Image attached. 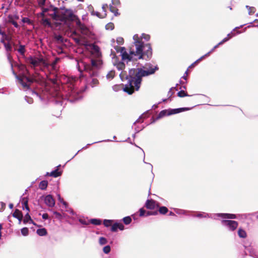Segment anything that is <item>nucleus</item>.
<instances>
[{
    "label": "nucleus",
    "mask_w": 258,
    "mask_h": 258,
    "mask_svg": "<svg viewBox=\"0 0 258 258\" xmlns=\"http://www.w3.org/2000/svg\"><path fill=\"white\" fill-rule=\"evenodd\" d=\"M158 214V211H146V216H150V215H156Z\"/></svg>",
    "instance_id": "obj_48"
},
{
    "label": "nucleus",
    "mask_w": 258,
    "mask_h": 258,
    "mask_svg": "<svg viewBox=\"0 0 258 258\" xmlns=\"http://www.w3.org/2000/svg\"><path fill=\"white\" fill-rule=\"evenodd\" d=\"M158 70L157 66H154L151 63L146 64L143 68L131 69L126 77L128 82L124 88V91L132 95L135 90L138 91L140 88L142 77L152 75Z\"/></svg>",
    "instance_id": "obj_1"
},
{
    "label": "nucleus",
    "mask_w": 258,
    "mask_h": 258,
    "mask_svg": "<svg viewBox=\"0 0 258 258\" xmlns=\"http://www.w3.org/2000/svg\"><path fill=\"white\" fill-rule=\"evenodd\" d=\"M110 250L111 248L109 245H106L104 246L103 249V252L106 254L108 253L110 251Z\"/></svg>",
    "instance_id": "obj_47"
},
{
    "label": "nucleus",
    "mask_w": 258,
    "mask_h": 258,
    "mask_svg": "<svg viewBox=\"0 0 258 258\" xmlns=\"http://www.w3.org/2000/svg\"><path fill=\"white\" fill-rule=\"evenodd\" d=\"M42 218L43 219H47L48 218V215L47 213H44L42 215Z\"/></svg>",
    "instance_id": "obj_64"
},
{
    "label": "nucleus",
    "mask_w": 258,
    "mask_h": 258,
    "mask_svg": "<svg viewBox=\"0 0 258 258\" xmlns=\"http://www.w3.org/2000/svg\"><path fill=\"white\" fill-rule=\"evenodd\" d=\"M114 49L117 52H120L121 53L125 49L124 47H120L118 46H114Z\"/></svg>",
    "instance_id": "obj_40"
},
{
    "label": "nucleus",
    "mask_w": 258,
    "mask_h": 258,
    "mask_svg": "<svg viewBox=\"0 0 258 258\" xmlns=\"http://www.w3.org/2000/svg\"><path fill=\"white\" fill-rule=\"evenodd\" d=\"M123 221L125 224L128 225L132 222V219L130 216L125 217L123 218Z\"/></svg>",
    "instance_id": "obj_38"
},
{
    "label": "nucleus",
    "mask_w": 258,
    "mask_h": 258,
    "mask_svg": "<svg viewBox=\"0 0 258 258\" xmlns=\"http://www.w3.org/2000/svg\"><path fill=\"white\" fill-rule=\"evenodd\" d=\"M18 79L23 87L27 89H29L30 85L36 81L35 77L34 75L27 76L22 74L18 77Z\"/></svg>",
    "instance_id": "obj_3"
},
{
    "label": "nucleus",
    "mask_w": 258,
    "mask_h": 258,
    "mask_svg": "<svg viewBox=\"0 0 258 258\" xmlns=\"http://www.w3.org/2000/svg\"><path fill=\"white\" fill-rule=\"evenodd\" d=\"M26 62L31 65V67L35 68L40 64H42L44 67H48L49 64L45 61L43 57L30 56L27 58Z\"/></svg>",
    "instance_id": "obj_5"
},
{
    "label": "nucleus",
    "mask_w": 258,
    "mask_h": 258,
    "mask_svg": "<svg viewBox=\"0 0 258 258\" xmlns=\"http://www.w3.org/2000/svg\"><path fill=\"white\" fill-rule=\"evenodd\" d=\"M62 174V171H59L58 169L57 168L55 170L52 171L50 173L47 172L45 176H50L54 177H57L60 176Z\"/></svg>",
    "instance_id": "obj_16"
},
{
    "label": "nucleus",
    "mask_w": 258,
    "mask_h": 258,
    "mask_svg": "<svg viewBox=\"0 0 258 258\" xmlns=\"http://www.w3.org/2000/svg\"><path fill=\"white\" fill-rule=\"evenodd\" d=\"M219 216L224 219H235L236 218V215L235 214H233L222 213V214H220Z\"/></svg>",
    "instance_id": "obj_19"
},
{
    "label": "nucleus",
    "mask_w": 258,
    "mask_h": 258,
    "mask_svg": "<svg viewBox=\"0 0 258 258\" xmlns=\"http://www.w3.org/2000/svg\"><path fill=\"white\" fill-rule=\"evenodd\" d=\"M77 80L76 77H69L67 78V83L68 85L69 88V90L70 91L69 94L70 96H74V93L76 92L74 88V83Z\"/></svg>",
    "instance_id": "obj_7"
},
{
    "label": "nucleus",
    "mask_w": 258,
    "mask_h": 258,
    "mask_svg": "<svg viewBox=\"0 0 258 258\" xmlns=\"http://www.w3.org/2000/svg\"><path fill=\"white\" fill-rule=\"evenodd\" d=\"M18 19L19 17L18 16L9 15L8 17L7 22L13 24L16 28H18L19 25L16 22V20Z\"/></svg>",
    "instance_id": "obj_12"
},
{
    "label": "nucleus",
    "mask_w": 258,
    "mask_h": 258,
    "mask_svg": "<svg viewBox=\"0 0 258 258\" xmlns=\"http://www.w3.org/2000/svg\"><path fill=\"white\" fill-rule=\"evenodd\" d=\"M126 85L127 84L125 85H124L122 84L120 85H116L113 87V89L115 91H117L121 89H123V90L124 91V88L126 87Z\"/></svg>",
    "instance_id": "obj_27"
},
{
    "label": "nucleus",
    "mask_w": 258,
    "mask_h": 258,
    "mask_svg": "<svg viewBox=\"0 0 258 258\" xmlns=\"http://www.w3.org/2000/svg\"><path fill=\"white\" fill-rule=\"evenodd\" d=\"M179 109L180 112H181L182 111L188 110H189V108H187V107H183V108H179Z\"/></svg>",
    "instance_id": "obj_63"
},
{
    "label": "nucleus",
    "mask_w": 258,
    "mask_h": 258,
    "mask_svg": "<svg viewBox=\"0 0 258 258\" xmlns=\"http://www.w3.org/2000/svg\"><path fill=\"white\" fill-rule=\"evenodd\" d=\"M117 229L122 230L124 229V226L122 223H116L112 225L111 230L112 232H116Z\"/></svg>",
    "instance_id": "obj_15"
},
{
    "label": "nucleus",
    "mask_w": 258,
    "mask_h": 258,
    "mask_svg": "<svg viewBox=\"0 0 258 258\" xmlns=\"http://www.w3.org/2000/svg\"><path fill=\"white\" fill-rule=\"evenodd\" d=\"M48 186L47 180L41 181L39 184V188L42 190H45Z\"/></svg>",
    "instance_id": "obj_22"
},
{
    "label": "nucleus",
    "mask_w": 258,
    "mask_h": 258,
    "mask_svg": "<svg viewBox=\"0 0 258 258\" xmlns=\"http://www.w3.org/2000/svg\"><path fill=\"white\" fill-rule=\"evenodd\" d=\"M13 216L18 219L20 221H21L23 218L22 213L18 209L15 210V212L13 214Z\"/></svg>",
    "instance_id": "obj_17"
},
{
    "label": "nucleus",
    "mask_w": 258,
    "mask_h": 258,
    "mask_svg": "<svg viewBox=\"0 0 258 258\" xmlns=\"http://www.w3.org/2000/svg\"><path fill=\"white\" fill-rule=\"evenodd\" d=\"M105 28L106 30H112L114 28V24L112 22H110L107 23L105 25Z\"/></svg>",
    "instance_id": "obj_35"
},
{
    "label": "nucleus",
    "mask_w": 258,
    "mask_h": 258,
    "mask_svg": "<svg viewBox=\"0 0 258 258\" xmlns=\"http://www.w3.org/2000/svg\"><path fill=\"white\" fill-rule=\"evenodd\" d=\"M140 38H142V39L144 38L147 41H149L150 39V36L148 34L143 33L142 34V36Z\"/></svg>",
    "instance_id": "obj_53"
},
{
    "label": "nucleus",
    "mask_w": 258,
    "mask_h": 258,
    "mask_svg": "<svg viewBox=\"0 0 258 258\" xmlns=\"http://www.w3.org/2000/svg\"><path fill=\"white\" fill-rule=\"evenodd\" d=\"M22 69H25V71L24 72V73L22 74H25V75H26L27 76H31L32 75H31V74L30 73V72L29 71V70H28L26 67L25 66H22Z\"/></svg>",
    "instance_id": "obj_50"
},
{
    "label": "nucleus",
    "mask_w": 258,
    "mask_h": 258,
    "mask_svg": "<svg viewBox=\"0 0 258 258\" xmlns=\"http://www.w3.org/2000/svg\"><path fill=\"white\" fill-rule=\"evenodd\" d=\"M177 96L179 97H183L185 96H188L189 95L184 91L181 90L178 92Z\"/></svg>",
    "instance_id": "obj_39"
},
{
    "label": "nucleus",
    "mask_w": 258,
    "mask_h": 258,
    "mask_svg": "<svg viewBox=\"0 0 258 258\" xmlns=\"http://www.w3.org/2000/svg\"><path fill=\"white\" fill-rule=\"evenodd\" d=\"M112 3L113 5H120V2L119 0H112Z\"/></svg>",
    "instance_id": "obj_57"
},
{
    "label": "nucleus",
    "mask_w": 258,
    "mask_h": 258,
    "mask_svg": "<svg viewBox=\"0 0 258 258\" xmlns=\"http://www.w3.org/2000/svg\"><path fill=\"white\" fill-rule=\"evenodd\" d=\"M0 204L1 205V211H3L5 209V208H6V204H5V203H4L3 202H1L0 203Z\"/></svg>",
    "instance_id": "obj_61"
},
{
    "label": "nucleus",
    "mask_w": 258,
    "mask_h": 258,
    "mask_svg": "<svg viewBox=\"0 0 258 258\" xmlns=\"http://www.w3.org/2000/svg\"><path fill=\"white\" fill-rule=\"evenodd\" d=\"M123 39L122 37H119L117 39L116 41L118 44H121L123 43Z\"/></svg>",
    "instance_id": "obj_58"
},
{
    "label": "nucleus",
    "mask_w": 258,
    "mask_h": 258,
    "mask_svg": "<svg viewBox=\"0 0 258 258\" xmlns=\"http://www.w3.org/2000/svg\"><path fill=\"white\" fill-rule=\"evenodd\" d=\"M116 68L120 71L122 70L125 68V64L122 62H119L116 65Z\"/></svg>",
    "instance_id": "obj_34"
},
{
    "label": "nucleus",
    "mask_w": 258,
    "mask_h": 258,
    "mask_svg": "<svg viewBox=\"0 0 258 258\" xmlns=\"http://www.w3.org/2000/svg\"><path fill=\"white\" fill-rule=\"evenodd\" d=\"M55 39L60 43H62L63 42V38L60 35H55L54 37Z\"/></svg>",
    "instance_id": "obj_42"
},
{
    "label": "nucleus",
    "mask_w": 258,
    "mask_h": 258,
    "mask_svg": "<svg viewBox=\"0 0 258 258\" xmlns=\"http://www.w3.org/2000/svg\"><path fill=\"white\" fill-rule=\"evenodd\" d=\"M53 214L55 215L56 217L58 219H61L62 217L61 214L56 211L53 212Z\"/></svg>",
    "instance_id": "obj_56"
},
{
    "label": "nucleus",
    "mask_w": 258,
    "mask_h": 258,
    "mask_svg": "<svg viewBox=\"0 0 258 258\" xmlns=\"http://www.w3.org/2000/svg\"><path fill=\"white\" fill-rule=\"evenodd\" d=\"M60 21L62 22L75 21L76 22L78 18L74 15L73 11L68 9H62L60 10Z\"/></svg>",
    "instance_id": "obj_4"
},
{
    "label": "nucleus",
    "mask_w": 258,
    "mask_h": 258,
    "mask_svg": "<svg viewBox=\"0 0 258 258\" xmlns=\"http://www.w3.org/2000/svg\"><path fill=\"white\" fill-rule=\"evenodd\" d=\"M42 24L44 26H51V22L48 19L43 18L42 19Z\"/></svg>",
    "instance_id": "obj_29"
},
{
    "label": "nucleus",
    "mask_w": 258,
    "mask_h": 258,
    "mask_svg": "<svg viewBox=\"0 0 258 258\" xmlns=\"http://www.w3.org/2000/svg\"><path fill=\"white\" fill-rule=\"evenodd\" d=\"M45 2H46V0H40L38 2L39 6L40 7L44 6V5L45 4Z\"/></svg>",
    "instance_id": "obj_59"
},
{
    "label": "nucleus",
    "mask_w": 258,
    "mask_h": 258,
    "mask_svg": "<svg viewBox=\"0 0 258 258\" xmlns=\"http://www.w3.org/2000/svg\"><path fill=\"white\" fill-rule=\"evenodd\" d=\"M238 236L243 238H245L247 236V234L246 232L242 229L239 228L238 231Z\"/></svg>",
    "instance_id": "obj_26"
},
{
    "label": "nucleus",
    "mask_w": 258,
    "mask_h": 258,
    "mask_svg": "<svg viewBox=\"0 0 258 258\" xmlns=\"http://www.w3.org/2000/svg\"><path fill=\"white\" fill-rule=\"evenodd\" d=\"M4 45L5 46V48L6 50H7V51H8V52L12 51V47L11 42H8V43L6 42V43H4Z\"/></svg>",
    "instance_id": "obj_28"
},
{
    "label": "nucleus",
    "mask_w": 258,
    "mask_h": 258,
    "mask_svg": "<svg viewBox=\"0 0 258 258\" xmlns=\"http://www.w3.org/2000/svg\"><path fill=\"white\" fill-rule=\"evenodd\" d=\"M21 233L24 236H27L29 234V230L28 228L27 227L23 228L21 229Z\"/></svg>",
    "instance_id": "obj_44"
},
{
    "label": "nucleus",
    "mask_w": 258,
    "mask_h": 258,
    "mask_svg": "<svg viewBox=\"0 0 258 258\" xmlns=\"http://www.w3.org/2000/svg\"><path fill=\"white\" fill-rule=\"evenodd\" d=\"M87 9L91 13V15H93L95 13L93 7L91 5H90L88 6Z\"/></svg>",
    "instance_id": "obj_51"
},
{
    "label": "nucleus",
    "mask_w": 258,
    "mask_h": 258,
    "mask_svg": "<svg viewBox=\"0 0 258 258\" xmlns=\"http://www.w3.org/2000/svg\"><path fill=\"white\" fill-rule=\"evenodd\" d=\"M112 221L111 220H104L103 221V224L105 227H109L111 226Z\"/></svg>",
    "instance_id": "obj_46"
},
{
    "label": "nucleus",
    "mask_w": 258,
    "mask_h": 258,
    "mask_svg": "<svg viewBox=\"0 0 258 258\" xmlns=\"http://www.w3.org/2000/svg\"><path fill=\"white\" fill-rule=\"evenodd\" d=\"M37 234L41 236H45L47 234V230L45 228L38 229L36 231Z\"/></svg>",
    "instance_id": "obj_24"
},
{
    "label": "nucleus",
    "mask_w": 258,
    "mask_h": 258,
    "mask_svg": "<svg viewBox=\"0 0 258 258\" xmlns=\"http://www.w3.org/2000/svg\"><path fill=\"white\" fill-rule=\"evenodd\" d=\"M107 241L104 237H101L99 238V243L101 245L105 244L107 243Z\"/></svg>",
    "instance_id": "obj_49"
},
{
    "label": "nucleus",
    "mask_w": 258,
    "mask_h": 258,
    "mask_svg": "<svg viewBox=\"0 0 258 258\" xmlns=\"http://www.w3.org/2000/svg\"><path fill=\"white\" fill-rule=\"evenodd\" d=\"M91 64H92V67H90L91 68H92V67H96L97 65V62L94 60H92Z\"/></svg>",
    "instance_id": "obj_62"
},
{
    "label": "nucleus",
    "mask_w": 258,
    "mask_h": 258,
    "mask_svg": "<svg viewBox=\"0 0 258 258\" xmlns=\"http://www.w3.org/2000/svg\"><path fill=\"white\" fill-rule=\"evenodd\" d=\"M93 16H97V17H98L99 18H103L105 17H106V16H107V14H105V16L104 17H102L99 12H95V13H94V15Z\"/></svg>",
    "instance_id": "obj_55"
},
{
    "label": "nucleus",
    "mask_w": 258,
    "mask_h": 258,
    "mask_svg": "<svg viewBox=\"0 0 258 258\" xmlns=\"http://www.w3.org/2000/svg\"><path fill=\"white\" fill-rule=\"evenodd\" d=\"M85 70L87 72H88L91 77L96 76L98 74L97 71L96 70H93V69L91 68L90 66H89L88 68L85 67Z\"/></svg>",
    "instance_id": "obj_18"
},
{
    "label": "nucleus",
    "mask_w": 258,
    "mask_h": 258,
    "mask_svg": "<svg viewBox=\"0 0 258 258\" xmlns=\"http://www.w3.org/2000/svg\"><path fill=\"white\" fill-rule=\"evenodd\" d=\"M29 221H30V223H32L34 225H35V223L31 219V217L29 214V212H28L27 213L25 216V217L23 219V222L24 223L26 224L29 222Z\"/></svg>",
    "instance_id": "obj_21"
},
{
    "label": "nucleus",
    "mask_w": 258,
    "mask_h": 258,
    "mask_svg": "<svg viewBox=\"0 0 258 258\" xmlns=\"http://www.w3.org/2000/svg\"><path fill=\"white\" fill-rule=\"evenodd\" d=\"M134 40L133 46L135 47V53L139 59H150L153 54V50L150 43L144 44L142 38L138 34L133 36Z\"/></svg>",
    "instance_id": "obj_2"
},
{
    "label": "nucleus",
    "mask_w": 258,
    "mask_h": 258,
    "mask_svg": "<svg viewBox=\"0 0 258 258\" xmlns=\"http://www.w3.org/2000/svg\"><path fill=\"white\" fill-rule=\"evenodd\" d=\"M99 84V81L96 78H93L90 83V85L92 87H94Z\"/></svg>",
    "instance_id": "obj_36"
},
{
    "label": "nucleus",
    "mask_w": 258,
    "mask_h": 258,
    "mask_svg": "<svg viewBox=\"0 0 258 258\" xmlns=\"http://www.w3.org/2000/svg\"><path fill=\"white\" fill-rule=\"evenodd\" d=\"M122 60L127 59L128 61H137L138 60L137 55L136 54L135 49L131 47L128 54L125 49L121 53Z\"/></svg>",
    "instance_id": "obj_6"
},
{
    "label": "nucleus",
    "mask_w": 258,
    "mask_h": 258,
    "mask_svg": "<svg viewBox=\"0 0 258 258\" xmlns=\"http://www.w3.org/2000/svg\"><path fill=\"white\" fill-rule=\"evenodd\" d=\"M77 27L80 29L81 32L84 35H87L89 33V29L84 24H82L78 18L75 22Z\"/></svg>",
    "instance_id": "obj_10"
},
{
    "label": "nucleus",
    "mask_w": 258,
    "mask_h": 258,
    "mask_svg": "<svg viewBox=\"0 0 258 258\" xmlns=\"http://www.w3.org/2000/svg\"><path fill=\"white\" fill-rule=\"evenodd\" d=\"M158 208V212L160 214L165 215L168 212V208L165 206L159 207Z\"/></svg>",
    "instance_id": "obj_25"
},
{
    "label": "nucleus",
    "mask_w": 258,
    "mask_h": 258,
    "mask_svg": "<svg viewBox=\"0 0 258 258\" xmlns=\"http://www.w3.org/2000/svg\"><path fill=\"white\" fill-rule=\"evenodd\" d=\"M2 37L5 38L6 41H8V42H11L12 41V36L10 35H7L6 33H5Z\"/></svg>",
    "instance_id": "obj_37"
},
{
    "label": "nucleus",
    "mask_w": 258,
    "mask_h": 258,
    "mask_svg": "<svg viewBox=\"0 0 258 258\" xmlns=\"http://www.w3.org/2000/svg\"><path fill=\"white\" fill-rule=\"evenodd\" d=\"M168 113H169V109H165L162 110L158 115L157 117V119H159L160 118H162L166 115H169Z\"/></svg>",
    "instance_id": "obj_23"
},
{
    "label": "nucleus",
    "mask_w": 258,
    "mask_h": 258,
    "mask_svg": "<svg viewBox=\"0 0 258 258\" xmlns=\"http://www.w3.org/2000/svg\"><path fill=\"white\" fill-rule=\"evenodd\" d=\"M115 76V72L114 71H110L106 75L107 79H112Z\"/></svg>",
    "instance_id": "obj_43"
},
{
    "label": "nucleus",
    "mask_w": 258,
    "mask_h": 258,
    "mask_svg": "<svg viewBox=\"0 0 258 258\" xmlns=\"http://www.w3.org/2000/svg\"><path fill=\"white\" fill-rule=\"evenodd\" d=\"M60 60V58L58 57H56L55 60L51 63V66L52 67L53 69H55V66L56 63Z\"/></svg>",
    "instance_id": "obj_45"
},
{
    "label": "nucleus",
    "mask_w": 258,
    "mask_h": 258,
    "mask_svg": "<svg viewBox=\"0 0 258 258\" xmlns=\"http://www.w3.org/2000/svg\"><path fill=\"white\" fill-rule=\"evenodd\" d=\"M246 8L248 10V14L249 15H253L255 13V9L254 7L246 6Z\"/></svg>",
    "instance_id": "obj_32"
},
{
    "label": "nucleus",
    "mask_w": 258,
    "mask_h": 258,
    "mask_svg": "<svg viewBox=\"0 0 258 258\" xmlns=\"http://www.w3.org/2000/svg\"><path fill=\"white\" fill-rule=\"evenodd\" d=\"M209 54H207V53L206 54H205V55L201 57L200 58H199L198 59H197L196 61H195L194 63H192L190 66H189L188 68L189 69H191V68H192L194 67H195V65L198 63L200 61H201V60L203 59V58L205 57V56H207V55H209Z\"/></svg>",
    "instance_id": "obj_30"
},
{
    "label": "nucleus",
    "mask_w": 258,
    "mask_h": 258,
    "mask_svg": "<svg viewBox=\"0 0 258 258\" xmlns=\"http://www.w3.org/2000/svg\"><path fill=\"white\" fill-rule=\"evenodd\" d=\"M145 207L150 210H154L159 207V203L153 199L147 200L146 202Z\"/></svg>",
    "instance_id": "obj_9"
},
{
    "label": "nucleus",
    "mask_w": 258,
    "mask_h": 258,
    "mask_svg": "<svg viewBox=\"0 0 258 258\" xmlns=\"http://www.w3.org/2000/svg\"><path fill=\"white\" fill-rule=\"evenodd\" d=\"M139 215L140 217L146 216V211L144 210L143 208L140 209L139 210Z\"/></svg>",
    "instance_id": "obj_52"
},
{
    "label": "nucleus",
    "mask_w": 258,
    "mask_h": 258,
    "mask_svg": "<svg viewBox=\"0 0 258 258\" xmlns=\"http://www.w3.org/2000/svg\"><path fill=\"white\" fill-rule=\"evenodd\" d=\"M90 222L95 225H99L101 224V221L99 219H92L90 220Z\"/></svg>",
    "instance_id": "obj_33"
},
{
    "label": "nucleus",
    "mask_w": 258,
    "mask_h": 258,
    "mask_svg": "<svg viewBox=\"0 0 258 258\" xmlns=\"http://www.w3.org/2000/svg\"><path fill=\"white\" fill-rule=\"evenodd\" d=\"M222 224L227 226L231 231L235 230L238 227V224L237 221L229 220H223Z\"/></svg>",
    "instance_id": "obj_8"
},
{
    "label": "nucleus",
    "mask_w": 258,
    "mask_h": 258,
    "mask_svg": "<svg viewBox=\"0 0 258 258\" xmlns=\"http://www.w3.org/2000/svg\"><path fill=\"white\" fill-rule=\"evenodd\" d=\"M180 112L179 108L169 109V113L168 115H172L174 114L178 113Z\"/></svg>",
    "instance_id": "obj_41"
},
{
    "label": "nucleus",
    "mask_w": 258,
    "mask_h": 258,
    "mask_svg": "<svg viewBox=\"0 0 258 258\" xmlns=\"http://www.w3.org/2000/svg\"><path fill=\"white\" fill-rule=\"evenodd\" d=\"M233 37V35L232 34V33H229L227 35V36L224 38L221 41H220L219 43H218L216 45H215L212 49V50L209 52L208 53H207V54H209L210 53H211L212 52L214 51V50L218 47V46L220 45H222L223 44L224 42L227 41L228 40H229L230 38H231L232 37Z\"/></svg>",
    "instance_id": "obj_13"
},
{
    "label": "nucleus",
    "mask_w": 258,
    "mask_h": 258,
    "mask_svg": "<svg viewBox=\"0 0 258 258\" xmlns=\"http://www.w3.org/2000/svg\"><path fill=\"white\" fill-rule=\"evenodd\" d=\"M23 205L24 206L25 208L26 209V210L28 212H29L30 211V209H29V206H28V201L27 200H25V201H23Z\"/></svg>",
    "instance_id": "obj_54"
},
{
    "label": "nucleus",
    "mask_w": 258,
    "mask_h": 258,
    "mask_svg": "<svg viewBox=\"0 0 258 258\" xmlns=\"http://www.w3.org/2000/svg\"><path fill=\"white\" fill-rule=\"evenodd\" d=\"M22 21L24 23H27L28 24L31 23L30 20L29 18H23V19H22Z\"/></svg>",
    "instance_id": "obj_60"
},
{
    "label": "nucleus",
    "mask_w": 258,
    "mask_h": 258,
    "mask_svg": "<svg viewBox=\"0 0 258 258\" xmlns=\"http://www.w3.org/2000/svg\"><path fill=\"white\" fill-rule=\"evenodd\" d=\"M53 13L50 14V16L52 17L53 20L56 21H60V10L57 8L54 7L52 9Z\"/></svg>",
    "instance_id": "obj_14"
},
{
    "label": "nucleus",
    "mask_w": 258,
    "mask_h": 258,
    "mask_svg": "<svg viewBox=\"0 0 258 258\" xmlns=\"http://www.w3.org/2000/svg\"><path fill=\"white\" fill-rule=\"evenodd\" d=\"M18 51L22 55H24L26 50L24 45H20L19 49H18Z\"/></svg>",
    "instance_id": "obj_31"
},
{
    "label": "nucleus",
    "mask_w": 258,
    "mask_h": 258,
    "mask_svg": "<svg viewBox=\"0 0 258 258\" xmlns=\"http://www.w3.org/2000/svg\"><path fill=\"white\" fill-rule=\"evenodd\" d=\"M44 202L49 207H53L55 205L54 199L50 195H48L45 197Z\"/></svg>",
    "instance_id": "obj_11"
},
{
    "label": "nucleus",
    "mask_w": 258,
    "mask_h": 258,
    "mask_svg": "<svg viewBox=\"0 0 258 258\" xmlns=\"http://www.w3.org/2000/svg\"><path fill=\"white\" fill-rule=\"evenodd\" d=\"M109 10L111 13L114 14V15L115 16H118L120 15V13L118 12V9L112 5H110Z\"/></svg>",
    "instance_id": "obj_20"
}]
</instances>
